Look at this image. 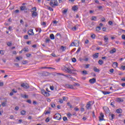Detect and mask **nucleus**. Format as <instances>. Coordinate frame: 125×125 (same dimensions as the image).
Segmentation results:
<instances>
[{
	"label": "nucleus",
	"instance_id": "7c9ffc66",
	"mask_svg": "<svg viewBox=\"0 0 125 125\" xmlns=\"http://www.w3.org/2000/svg\"><path fill=\"white\" fill-rule=\"evenodd\" d=\"M101 30V27L100 26H98L96 27V30L97 31V32H99V31H100Z\"/></svg>",
	"mask_w": 125,
	"mask_h": 125
},
{
	"label": "nucleus",
	"instance_id": "052dcab7",
	"mask_svg": "<svg viewBox=\"0 0 125 125\" xmlns=\"http://www.w3.org/2000/svg\"><path fill=\"white\" fill-rule=\"evenodd\" d=\"M51 55L53 56V57H57V56L54 53H52Z\"/></svg>",
	"mask_w": 125,
	"mask_h": 125
},
{
	"label": "nucleus",
	"instance_id": "393cba45",
	"mask_svg": "<svg viewBox=\"0 0 125 125\" xmlns=\"http://www.w3.org/2000/svg\"><path fill=\"white\" fill-rule=\"evenodd\" d=\"M97 19V18L96 16H93V17H92L91 20L92 21H96Z\"/></svg>",
	"mask_w": 125,
	"mask_h": 125
},
{
	"label": "nucleus",
	"instance_id": "f704fd0d",
	"mask_svg": "<svg viewBox=\"0 0 125 125\" xmlns=\"http://www.w3.org/2000/svg\"><path fill=\"white\" fill-rule=\"evenodd\" d=\"M22 64H23V65H25V64H28V61H22Z\"/></svg>",
	"mask_w": 125,
	"mask_h": 125
},
{
	"label": "nucleus",
	"instance_id": "09e8293b",
	"mask_svg": "<svg viewBox=\"0 0 125 125\" xmlns=\"http://www.w3.org/2000/svg\"><path fill=\"white\" fill-rule=\"evenodd\" d=\"M91 38H92V39H95V34H93L91 35Z\"/></svg>",
	"mask_w": 125,
	"mask_h": 125
},
{
	"label": "nucleus",
	"instance_id": "c756f323",
	"mask_svg": "<svg viewBox=\"0 0 125 125\" xmlns=\"http://www.w3.org/2000/svg\"><path fill=\"white\" fill-rule=\"evenodd\" d=\"M68 12V9H65L62 11V13L63 14H66Z\"/></svg>",
	"mask_w": 125,
	"mask_h": 125
},
{
	"label": "nucleus",
	"instance_id": "cd10ccee",
	"mask_svg": "<svg viewBox=\"0 0 125 125\" xmlns=\"http://www.w3.org/2000/svg\"><path fill=\"white\" fill-rule=\"evenodd\" d=\"M68 79L70 81H75L76 80V79H75V78H74V77L71 76V75H70V76H69Z\"/></svg>",
	"mask_w": 125,
	"mask_h": 125
},
{
	"label": "nucleus",
	"instance_id": "5fc2aeb1",
	"mask_svg": "<svg viewBox=\"0 0 125 125\" xmlns=\"http://www.w3.org/2000/svg\"><path fill=\"white\" fill-rule=\"evenodd\" d=\"M62 98H63V101H67V99H68V98H66L65 97H63Z\"/></svg>",
	"mask_w": 125,
	"mask_h": 125
},
{
	"label": "nucleus",
	"instance_id": "4468645a",
	"mask_svg": "<svg viewBox=\"0 0 125 125\" xmlns=\"http://www.w3.org/2000/svg\"><path fill=\"white\" fill-rule=\"evenodd\" d=\"M32 16L33 18L37 17V16H38V13L37 12L33 11Z\"/></svg>",
	"mask_w": 125,
	"mask_h": 125
},
{
	"label": "nucleus",
	"instance_id": "c03bdc74",
	"mask_svg": "<svg viewBox=\"0 0 125 125\" xmlns=\"http://www.w3.org/2000/svg\"><path fill=\"white\" fill-rule=\"evenodd\" d=\"M61 48L62 50V51H64L65 49H66V48H65V47H64L63 46H61Z\"/></svg>",
	"mask_w": 125,
	"mask_h": 125
},
{
	"label": "nucleus",
	"instance_id": "8fccbe9b",
	"mask_svg": "<svg viewBox=\"0 0 125 125\" xmlns=\"http://www.w3.org/2000/svg\"><path fill=\"white\" fill-rule=\"evenodd\" d=\"M26 102H27V103H29V104H32V101H31V100H28L27 101H26Z\"/></svg>",
	"mask_w": 125,
	"mask_h": 125
},
{
	"label": "nucleus",
	"instance_id": "e433bc0d",
	"mask_svg": "<svg viewBox=\"0 0 125 125\" xmlns=\"http://www.w3.org/2000/svg\"><path fill=\"white\" fill-rule=\"evenodd\" d=\"M67 106L70 107V108H73V106H72V105L70 103H69V102L67 103Z\"/></svg>",
	"mask_w": 125,
	"mask_h": 125
},
{
	"label": "nucleus",
	"instance_id": "49530a36",
	"mask_svg": "<svg viewBox=\"0 0 125 125\" xmlns=\"http://www.w3.org/2000/svg\"><path fill=\"white\" fill-rule=\"evenodd\" d=\"M72 62H74V63H75V62H77V60L76 59V58H73L72 59Z\"/></svg>",
	"mask_w": 125,
	"mask_h": 125
},
{
	"label": "nucleus",
	"instance_id": "ddd939ff",
	"mask_svg": "<svg viewBox=\"0 0 125 125\" xmlns=\"http://www.w3.org/2000/svg\"><path fill=\"white\" fill-rule=\"evenodd\" d=\"M49 75H50V73L48 72H43L42 73V76L44 77H47V76H49Z\"/></svg>",
	"mask_w": 125,
	"mask_h": 125
},
{
	"label": "nucleus",
	"instance_id": "aec40b11",
	"mask_svg": "<svg viewBox=\"0 0 125 125\" xmlns=\"http://www.w3.org/2000/svg\"><path fill=\"white\" fill-rule=\"evenodd\" d=\"M109 52L111 54L115 53V52H116V48H113L112 50H110Z\"/></svg>",
	"mask_w": 125,
	"mask_h": 125
},
{
	"label": "nucleus",
	"instance_id": "b1692460",
	"mask_svg": "<svg viewBox=\"0 0 125 125\" xmlns=\"http://www.w3.org/2000/svg\"><path fill=\"white\" fill-rule=\"evenodd\" d=\"M82 74L83 75H87V71L86 70H83L82 71Z\"/></svg>",
	"mask_w": 125,
	"mask_h": 125
},
{
	"label": "nucleus",
	"instance_id": "f8f14e48",
	"mask_svg": "<svg viewBox=\"0 0 125 125\" xmlns=\"http://www.w3.org/2000/svg\"><path fill=\"white\" fill-rule=\"evenodd\" d=\"M103 108L106 114H109V113H110V110H109V108L107 107H104Z\"/></svg>",
	"mask_w": 125,
	"mask_h": 125
},
{
	"label": "nucleus",
	"instance_id": "69168bd1",
	"mask_svg": "<svg viewBox=\"0 0 125 125\" xmlns=\"http://www.w3.org/2000/svg\"><path fill=\"white\" fill-rule=\"evenodd\" d=\"M51 106L52 107V108H55V104H51Z\"/></svg>",
	"mask_w": 125,
	"mask_h": 125
},
{
	"label": "nucleus",
	"instance_id": "a211bd4d",
	"mask_svg": "<svg viewBox=\"0 0 125 125\" xmlns=\"http://www.w3.org/2000/svg\"><path fill=\"white\" fill-rule=\"evenodd\" d=\"M93 70L94 71V72H98V73H99V72H100V70H99V69L96 68V67H95V66L94 67Z\"/></svg>",
	"mask_w": 125,
	"mask_h": 125
},
{
	"label": "nucleus",
	"instance_id": "39448f33",
	"mask_svg": "<svg viewBox=\"0 0 125 125\" xmlns=\"http://www.w3.org/2000/svg\"><path fill=\"white\" fill-rule=\"evenodd\" d=\"M21 86L23 88H25V89H27L29 87V85L27 83H23L22 84H21Z\"/></svg>",
	"mask_w": 125,
	"mask_h": 125
},
{
	"label": "nucleus",
	"instance_id": "72a5a7b5",
	"mask_svg": "<svg viewBox=\"0 0 125 125\" xmlns=\"http://www.w3.org/2000/svg\"><path fill=\"white\" fill-rule=\"evenodd\" d=\"M50 121V119L49 118V117H47L45 120V122L46 123H48V122H49Z\"/></svg>",
	"mask_w": 125,
	"mask_h": 125
},
{
	"label": "nucleus",
	"instance_id": "473e14b6",
	"mask_svg": "<svg viewBox=\"0 0 125 125\" xmlns=\"http://www.w3.org/2000/svg\"><path fill=\"white\" fill-rule=\"evenodd\" d=\"M23 51L25 52H28V51H29V49H28V48H24Z\"/></svg>",
	"mask_w": 125,
	"mask_h": 125
},
{
	"label": "nucleus",
	"instance_id": "412c9836",
	"mask_svg": "<svg viewBox=\"0 0 125 125\" xmlns=\"http://www.w3.org/2000/svg\"><path fill=\"white\" fill-rule=\"evenodd\" d=\"M98 55H99V53H96L94 55H93V57H94V58H98Z\"/></svg>",
	"mask_w": 125,
	"mask_h": 125
},
{
	"label": "nucleus",
	"instance_id": "a878e982",
	"mask_svg": "<svg viewBox=\"0 0 125 125\" xmlns=\"http://www.w3.org/2000/svg\"><path fill=\"white\" fill-rule=\"evenodd\" d=\"M16 59H17V60H18V61H20V60H22V59H23V57H17L16 58Z\"/></svg>",
	"mask_w": 125,
	"mask_h": 125
},
{
	"label": "nucleus",
	"instance_id": "2f4dec72",
	"mask_svg": "<svg viewBox=\"0 0 125 125\" xmlns=\"http://www.w3.org/2000/svg\"><path fill=\"white\" fill-rule=\"evenodd\" d=\"M98 63L100 64V65H102L103 64V61H102V60H100L98 61Z\"/></svg>",
	"mask_w": 125,
	"mask_h": 125
},
{
	"label": "nucleus",
	"instance_id": "37998d69",
	"mask_svg": "<svg viewBox=\"0 0 125 125\" xmlns=\"http://www.w3.org/2000/svg\"><path fill=\"white\" fill-rule=\"evenodd\" d=\"M73 85V86H76V85H77V86H80V83H75Z\"/></svg>",
	"mask_w": 125,
	"mask_h": 125
},
{
	"label": "nucleus",
	"instance_id": "f03ea898",
	"mask_svg": "<svg viewBox=\"0 0 125 125\" xmlns=\"http://www.w3.org/2000/svg\"><path fill=\"white\" fill-rule=\"evenodd\" d=\"M50 5H51L52 7H54V6H58V2L57 1V0H51Z\"/></svg>",
	"mask_w": 125,
	"mask_h": 125
},
{
	"label": "nucleus",
	"instance_id": "a19ab883",
	"mask_svg": "<svg viewBox=\"0 0 125 125\" xmlns=\"http://www.w3.org/2000/svg\"><path fill=\"white\" fill-rule=\"evenodd\" d=\"M120 70H125V65H122L120 67Z\"/></svg>",
	"mask_w": 125,
	"mask_h": 125
},
{
	"label": "nucleus",
	"instance_id": "4d7b16f0",
	"mask_svg": "<svg viewBox=\"0 0 125 125\" xmlns=\"http://www.w3.org/2000/svg\"><path fill=\"white\" fill-rule=\"evenodd\" d=\"M67 117L68 118H71V117H72V114L71 113L67 114Z\"/></svg>",
	"mask_w": 125,
	"mask_h": 125
},
{
	"label": "nucleus",
	"instance_id": "c85d7f7f",
	"mask_svg": "<svg viewBox=\"0 0 125 125\" xmlns=\"http://www.w3.org/2000/svg\"><path fill=\"white\" fill-rule=\"evenodd\" d=\"M72 9L74 11H77V10H78V7H77L76 6H74L72 7Z\"/></svg>",
	"mask_w": 125,
	"mask_h": 125
},
{
	"label": "nucleus",
	"instance_id": "a18cd8bd",
	"mask_svg": "<svg viewBox=\"0 0 125 125\" xmlns=\"http://www.w3.org/2000/svg\"><path fill=\"white\" fill-rule=\"evenodd\" d=\"M23 39H24V40H28V35H25L23 36Z\"/></svg>",
	"mask_w": 125,
	"mask_h": 125
},
{
	"label": "nucleus",
	"instance_id": "4c0bfd02",
	"mask_svg": "<svg viewBox=\"0 0 125 125\" xmlns=\"http://www.w3.org/2000/svg\"><path fill=\"white\" fill-rule=\"evenodd\" d=\"M69 46H76V44H75V42H72L70 45Z\"/></svg>",
	"mask_w": 125,
	"mask_h": 125
},
{
	"label": "nucleus",
	"instance_id": "79ce46f5",
	"mask_svg": "<svg viewBox=\"0 0 125 125\" xmlns=\"http://www.w3.org/2000/svg\"><path fill=\"white\" fill-rule=\"evenodd\" d=\"M12 45V43L11 42H8L7 43V45H8V46H11Z\"/></svg>",
	"mask_w": 125,
	"mask_h": 125
},
{
	"label": "nucleus",
	"instance_id": "338daca9",
	"mask_svg": "<svg viewBox=\"0 0 125 125\" xmlns=\"http://www.w3.org/2000/svg\"><path fill=\"white\" fill-rule=\"evenodd\" d=\"M59 102H60L61 104H62V103H63V100H62V99H60V101H59Z\"/></svg>",
	"mask_w": 125,
	"mask_h": 125
},
{
	"label": "nucleus",
	"instance_id": "ea45409f",
	"mask_svg": "<svg viewBox=\"0 0 125 125\" xmlns=\"http://www.w3.org/2000/svg\"><path fill=\"white\" fill-rule=\"evenodd\" d=\"M111 106L115 107V102H111L110 104Z\"/></svg>",
	"mask_w": 125,
	"mask_h": 125
},
{
	"label": "nucleus",
	"instance_id": "6ab92c4d",
	"mask_svg": "<svg viewBox=\"0 0 125 125\" xmlns=\"http://www.w3.org/2000/svg\"><path fill=\"white\" fill-rule=\"evenodd\" d=\"M7 102V101L6 100H5V101H4V102L1 103V105L3 107H5V106H6V102Z\"/></svg>",
	"mask_w": 125,
	"mask_h": 125
},
{
	"label": "nucleus",
	"instance_id": "20e7f679",
	"mask_svg": "<svg viewBox=\"0 0 125 125\" xmlns=\"http://www.w3.org/2000/svg\"><path fill=\"white\" fill-rule=\"evenodd\" d=\"M54 119H56V120H58V121H60V120H61V115L59 113H57L54 116Z\"/></svg>",
	"mask_w": 125,
	"mask_h": 125
},
{
	"label": "nucleus",
	"instance_id": "864d4df0",
	"mask_svg": "<svg viewBox=\"0 0 125 125\" xmlns=\"http://www.w3.org/2000/svg\"><path fill=\"white\" fill-rule=\"evenodd\" d=\"M81 51V47L78 48L77 51H76V53H79Z\"/></svg>",
	"mask_w": 125,
	"mask_h": 125
},
{
	"label": "nucleus",
	"instance_id": "f3484780",
	"mask_svg": "<svg viewBox=\"0 0 125 125\" xmlns=\"http://www.w3.org/2000/svg\"><path fill=\"white\" fill-rule=\"evenodd\" d=\"M114 117H115V115L114 114H109V118L110 120H111V121L112 120H113Z\"/></svg>",
	"mask_w": 125,
	"mask_h": 125
},
{
	"label": "nucleus",
	"instance_id": "7ed1b4c3",
	"mask_svg": "<svg viewBox=\"0 0 125 125\" xmlns=\"http://www.w3.org/2000/svg\"><path fill=\"white\" fill-rule=\"evenodd\" d=\"M41 92L43 94V95H44V96H46V97H47L48 96H49V93L45 91V90H44V89H42L41 90Z\"/></svg>",
	"mask_w": 125,
	"mask_h": 125
},
{
	"label": "nucleus",
	"instance_id": "5701e85b",
	"mask_svg": "<svg viewBox=\"0 0 125 125\" xmlns=\"http://www.w3.org/2000/svg\"><path fill=\"white\" fill-rule=\"evenodd\" d=\"M102 92L103 94H104V95H106L107 94H110V93H111V92L104 91H103Z\"/></svg>",
	"mask_w": 125,
	"mask_h": 125
},
{
	"label": "nucleus",
	"instance_id": "6e6d98bb",
	"mask_svg": "<svg viewBox=\"0 0 125 125\" xmlns=\"http://www.w3.org/2000/svg\"><path fill=\"white\" fill-rule=\"evenodd\" d=\"M50 88L51 90H54V86H50Z\"/></svg>",
	"mask_w": 125,
	"mask_h": 125
},
{
	"label": "nucleus",
	"instance_id": "de8ad7c7",
	"mask_svg": "<svg viewBox=\"0 0 125 125\" xmlns=\"http://www.w3.org/2000/svg\"><path fill=\"white\" fill-rule=\"evenodd\" d=\"M63 77H65L66 78H67L68 79H69V77H71V75L64 74Z\"/></svg>",
	"mask_w": 125,
	"mask_h": 125
},
{
	"label": "nucleus",
	"instance_id": "e2e57ef3",
	"mask_svg": "<svg viewBox=\"0 0 125 125\" xmlns=\"http://www.w3.org/2000/svg\"><path fill=\"white\" fill-rule=\"evenodd\" d=\"M72 30H73V31H76V30H77V27H76V26H74L72 28Z\"/></svg>",
	"mask_w": 125,
	"mask_h": 125
},
{
	"label": "nucleus",
	"instance_id": "0e129e2a",
	"mask_svg": "<svg viewBox=\"0 0 125 125\" xmlns=\"http://www.w3.org/2000/svg\"><path fill=\"white\" fill-rule=\"evenodd\" d=\"M108 24L109 25H113V21H108Z\"/></svg>",
	"mask_w": 125,
	"mask_h": 125
},
{
	"label": "nucleus",
	"instance_id": "4be33fe9",
	"mask_svg": "<svg viewBox=\"0 0 125 125\" xmlns=\"http://www.w3.org/2000/svg\"><path fill=\"white\" fill-rule=\"evenodd\" d=\"M50 39H51V40H54V39H55V37H54V35L53 34H50Z\"/></svg>",
	"mask_w": 125,
	"mask_h": 125
},
{
	"label": "nucleus",
	"instance_id": "c9c22d12",
	"mask_svg": "<svg viewBox=\"0 0 125 125\" xmlns=\"http://www.w3.org/2000/svg\"><path fill=\"white\" fill-rule=\"evenodd\" d=\"M21 115H25V114H26V111H25V110H22V111L21 112Z\"/></svg>",
	"mask_w": 125,
	"mask_h": 125
},
{
	"label": "nucleus",
	"instance_id": "13d9d810",
	"mask_svg": "<svg viewBox=\"0 0 125 125\" xmlns=\"http://www.w3.org/2000/svg\"><path fill=\"white\" fill-rule=\"evenodd\" d=\"M14 65H15L16 66V67H17L18 68H19V63H14Z\"/></svg>",
	"mask_w": 125,
	"mask_h": 125
},
{
	"label": "nucleus",
	"instance_id": "bf43d9fd",
	"mask_svg": "<svg viewBox=\"0 0 125 125\" xmlns=\"http://www.w3.org/2000/svg\"><path fill=\"white\" fill-rule=\"evenodd\" d=\"M63 120L65 122V121H68V119H67V117H63Z\"/></svg>",
	"mask_w": 125,
	"mask_h": 125
},
{
	"label": "nucleus",
	"instance_id": "bb28decb",
	"mask_svg": "<svg viewBox=\"0 0 125 125\" xmlns=\"http://www.w3.org/2000/svg\"><path fill=\"white\" fill-rule=\"evenodd\" d=\"M117 102H124V100L118 98L117 99Z\"/></svg>",
	"mask_w": 125,
	"mask_h": 125
},
{
	"label": "nucleus",
	"instance_id": "3c124183",
	"mask_svg": "<svg viewBox=\"0 0 125 125\" xmlns=\"http://www.w3.org/2000/svg\"><path fill=\"white\" fill-rule=\"evenodd\" d=\"M22 98H28V96L27 95H24V96H21Z\"/></svg>",
	"mask_w": 125,
	"mask_h": 125
},
{
	"label": "nucleus",
	"instance_id": "423d86ee",
	"mask_svg": "<svg viewBox=\"0 0 125 125\" xmlns=\"http://www.w3.org/2000/svg\"><path fill=\"white\" fill-rule=\"evenodd\" d=\"M65 87L66 88H70V89H74L73 85L69 84H66L65 85Z\"/></svg>",
	"mask_w": 125,
	"mask_h": 125
},
{
	"label": "nucleus",
	"instance_id": "0eeeda50",
	"mask_svg": "<svg viewBox=\"0 0 125 125\" xmlns=\"http://www.w3.org/2000/svg\"><path fill=\"white\" fill-rule=\"evenodd\" d=\"M90 103H91V102H89L87 103L85 106L87 110H89V109H91V104H90Z\"/></svg>",
	"mask_w": 125,
	"mask_h": 125
},
{
	"label": "nucleus",
	"instance_id": "6e6552de",
	"mask_svg": "<svg viewBox=\"0 0 125 125\" xmlns=\"http://www.w3.org/2000/svg\"><path fill=\"white\" fill-rule=\"evenodd\" d=\"M105 44H108V41H109V38L107 36H104V37Z\"/></svg>",
	"mask_w": 125,
	"mask_h": 125
},
{
	"label": "nucleus",
	"instance_id": "58836bf2",
	"mask_svg": "<svg viewBox=\"0 0 125 125\" xmlns=\"http://www.w3.org/2000/svg\"><path fill=\"white\" fill-rule=\"evenodd\" d=\"M113 65H114V66H115V68H117V67H118V62H114Z\"/></svg>",
	"mask_w": 125,
	"mask_h": 125
},
{
	"label": "nucleus",
	"instance_id": "603ef678",
	"mask_svg": "<svg viewBox=\"0 0 125 125\" xmlns=\"http://www.w3.org/2000/svg\"><path fill=\"white\" fill-rule=\"evenodd\" d=\"M3 82L0 81V86H3Z\"/></svg>",
	"mask_w": 125,
	"mask_h": 125
},
{
	"label": "nucleus",
	"instance_id": "f257e3e1",
	"mask_svg": "<svg viewBox=\"0 0 125 125\" xmlns=\"http://www.w3.org/2000/svg\"><path fill=\"white\" fill-rule=\"evenodd\" d=\"M62 70L65 73H68V74H72V69H70V67H67L66 66H62Z\"/></svg>",
	"mask_w": 125,
	"mask_h": 125
},
{
	"label": "nucleus",
	"instance_id": "2eb2a0df",
	"mask_svg": "<svg viewBox=\"0 0 125 125\" xmlns=\"http://www.w3.org/2000/svg\"><path fill=\"white\" fill-rule=\"evenodd\" d=\"M20 10L21 11H23V10H27V8H26V6H21L20 7Z\"/></svg>",
	"mask_w": 125,
	"mask_h": 125
},
{
	"label": "nucleus",
	"instance_id": "dca6fc26",
	"mask_svg": "<svg viewBox=\"0 0 125 125\" xmlns=\"http://www.w3.org/2000/svg\"><path fill=\"white\" fill-rule=\"evenodd\" d=\"M116 113L118 114H121V113H123V110L121 108L117 109L116 110Z\"/></svg>",
	"mask_w": 125,
	"mask_h": 125
},
{
	"label": "nucleus",
	"instance_id": "774afa93",
	"mask_svg": "<svg viewBox=\"0 0 125 125\" xmlns=\"http://www.w3.org/2000/svg\"><path fill=\"white\" fill-rule=\"evenodd\" d=\"M122 38L123 39V40H125V35H123L122 36Z\"/></svg>",
	"mask_w": 125,
	"mask_h": 125
},
{
	"label": "nucleus",
	"instance_id": "9d476101",
	"mask_svg": "<svg viewBox=\"0 0 125 125\" xmlns=\"http://www.w3.org/2000/svg\"><path fill=\"white\" fill-rule=\"evenodd\" d=\"M28 35H29V36H34V35H35V33H34L33 29H30L28 31Z\"/></svg>",
	"mask_w": 125,
	"mask_h": 125
},
{
	"label": "nucleus",
	"instance_id": "1a4fd4ad",
	"mask_svg": "<svg viewBox=\"0 0 125 125\" xmlns=\"http://www.w3.org/2000/svg\"><path fill=\"white\" fill-rule=\"evenodd\" d=\"M99 121H104V115L103 113H101L100 116H99Z\"/></svg>",
	"mask_w": 125,
	"mask_h": 125
},
{
	"label": "nucleus",
	"instance_id": "680f3d73",
	"mask_svg": "<svg viewBox=\"0 0 125 125\" xmlns=\"http://www.w3.org/2000/svg\"><path fill=\"white\" fill-rule=\"evenodd\" d=\"M15 110H16V111H18V110H19V107H18V106H16L15 107Z\"/></svg>",
	"mask_w": 125,
	"mask_h": 125
},
{
	"label": "nucleus",
	"instance_id": "9b49d317",
	"mask_svg": "<svg viewBox=\"0 0 125 125\" xmlns=\"http://www.w3.org/2000/svg\"><path fill=\"white\" fill-rule=\"evenodd\" d=\"M89 82L90 83H96V79L93 78V79H90L89 80Z\"/></svg>",
	"mask_w": 125,
	"mask_h": 125
}]
</instances>
